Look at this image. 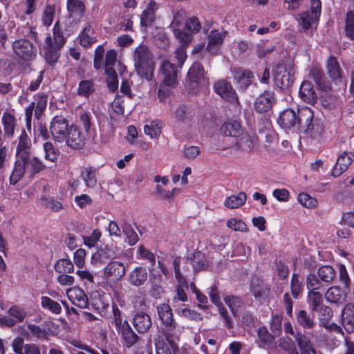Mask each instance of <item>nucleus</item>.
Returning a JSON list of instances; mask_svg holds the SVG:
<instances>
[{"label": "nucleus", "mask_w": 354, "mask_h": 354, "mask_svg": "<svg viewBox=\"0 0 354 354\" xmlns=\"http://www.w3.org/2000/svg\"><path fill=\"white\" fill-rule=\"evenodd\" d=\"M133 60L138 75L147 80H151L155 62L151 53L147 46L140 44L135 49Z\"/></svg>", "instance_id": "obj_1"}, {"label": "nucleus", "mask_w": 354, "mask_h": 354, "mask_svg": "<svg viewBox=\"0 0 354 354\" xmlns=\"http://www.w3.org/2000/svg\"><path fill=\"white\" fill-rule=\"evenodd\" d=\"M159 319L163 326L162 332L167 341L178 339L183 332V328L177 324L174 318L171 307L167 304H162L157 306Z\"/></svg>", "instance_id": "obj_2"}, {"label": "nucleus", "mask_w": 354, "mask_h": 354, "mask_svg": "<svg viewBox=\"0 0 354 354\" xmlns=\"http://www.w3.org/2000/svg\"><path fill=\"white\" fill-rule=\"evenodd\" d=\"M162 83L158 91V98L162 102H166L171 95V89L177 86V69L175 64L169 60L163 59L160 65Z\"/></svg>", "instance_id": "obj_3"}, {"label": "nucleus", "mask_w": 354, "mask_h": 354, "mask_svg": "<svg viewBox=\"0 0 354 354\" xmlns=\"http://www.w3.org/2000/svg\"><path fill=\"white\" fill-rule=\"evenodd\" d=\"M295 72V66L292 62L278 64L273 69V77L276 86L281 88L291 86Z\"/></svg>", "instance_id": "obj_4"}, {"label": "nucleus", "mask_w": 354, "mask_h": 354, "mask_svg": "<svg viewBox=\"0 0 354 354\" xmlns=\"http://www.w3.org/2000/svg\"><path fill=\"white\" fill-rule=\"evenodd\" d=\"M45 58L47 62L51 65L55 64L59 57V50L65 43L64 37L54 31L53 38L47 37L45 41Z\"/></svg>", "instance_id": "obj_5"}, {"label": "nucleus", "mask_w": 354, "mask_h": 354, "mask_svg": "<svg viewBox=\"0 0 354 354\" xmlns=\"http://www.w3.org/2000/svg\"><path fill=\"white\" fill-rule=\"evenodd\" d=\"M8 316H0V324L2 326L12 327L23 322L28 315L26 310L21 305L13 304L8 310Z\"/></svg>", "instance_id": "obj_6"}, {"label": "nucleus", "mask_w": 354, "mask_h": 354, "mask_svg": "<svg viewBox=\"0 0 354 354\" xmlns=\"http://www.w3.org/2000/svg\"><path fill=\"white\" fill-rule=\"evenodd\" d=\"M205 83L203 66L199 62H194L190 67L187 77V87L192 92Z\"/></svg>", "instance_id": "obj_7"}, {"label": "nucleus", "mask_w": 354, "mask_h": 354, "mask_svg": "<svg viewBox=\"0 0 354 354\" xmlns=\"http://www.w3.org/2000/svg\"><path fill=\"white\" fill-rule=\"evenodd\" d=\"M67 120L62 115L55 116L50 126V133L55 142L63 143L69 129Z\"/></svg>", "instance_id": "obj_8"}, {"label": "nucleus", "mask_w": 354, "mask_h": 354, "mask_svg": "<svg viewBox=\"0 0 354 354\" xmlns=\"http://www.w3.org/2000/svg\"><path fill=\"white\" fill-rule=\"evenodd\" d=\"M214 91L223 99L233 104H238L237 95L231 84L225 80L217 81L214 85Z\"/></svg>", "instance_id": "obj_9"}, {"label": "nucleus", "mask_w": 354, "mask_h": 354, "mask_svg": "<svg viewBox=\"0 0 354 354\" xmlns=\"http://www.w3.org/2000/svg\"><path fill=\"white\" fill-rule=\"evenodd\" d=\"M159 8L158 3L154 0H148L140 15L142 28L151 27L156 19V12Z\"/></svg>", "instance_id": "obj_10"}, {"label": "nucleus", "mask_w": 354, "mask_h": 354, "mask_svg": "<svg viewBox=\"0 0 354 354\" xmlns=\"http://www.w3.org/2000/svg\"><path fill=\"white\" fill-rule=\"evenodd\" d=\"M298 125L301 131L310 132L314 129V113L313 110L307 106L297 109Z\"/></svg>", "instance_id": "obj_11"}, {"label": "nucleus", "mask_w": 354, "mask_h": 354, "mask_svg": "<svg viewBox=\"0 0 354 354\" xmlns=\"http://www.w3.org/2000/svg\"><path fill=\"white\" fill-rule=\"evenodd\" d=\"M15 53L24 60H29L35 56L32 44L27 39H19L12 44Z\"/></svg>", "instance_id": "obj_12"}, {"label": "nucleus", "mask_w": 354, "mask_h": 354, "mask_svg": "<svg viewBox=\"0 0 354 354\" xmlns=\"http://www.w3.org/2000/svg\"><path fill=\"white\" fill-rule=\"evenodd\" d=\"M66 295L69 301L80 308H86L88 306V298L82 288L74 286L66 290Z\"/></svg>", "instance_id": "obj_13"}, {"label": "nucleus", "mask_w": 354, "mask_h": 354, "mask_svg": "<svg viewBox=\"0 0 354 354\" xmlns=\"http://www.w3.org/2000/svg\"><path fill=\"white\" fill-rule=\"evenodd\" d=\"M84 136L80 129L75 125H71L66 135V139L63 143L73 149H80L84 145Z\"/></svg>", "instance_id": "obj_14"}, {"label": "nucleus", "mask_w": 354, "mask_h": 354, "mask_svg": "<svg viewBox=\"0 0 354 354\" xmlns=\"http://www.w3.org/2000/svg\"><path fill=\"white\" fill-rule=\"evenodd\" d=\"M226 35V31L212 30L207 37L208 43L206 46V50L212 55L216 54L220 50L223 39Z\"/></svg>", "instance_id": "obj_15"}, {"label": "nucleus", "mask_w": 354, "mask_h": 354, "mask_svg": "<svg viewBox=\"0 0 354 354\" xmlns=\"http://www.w3.org/2000/svg\"><path fill=\"white\" fill-rule=\"evenodd\" d=\"M125 274V268L122 263L113 261L104 268V277L110 281H117Z\"/></svg>", "instance_id": "obj_16"}, {"label": "nucleus", "mask_w": 354, "mask_h": 354, "mask_svg": "<svg viewBox=\"0 0 354 354\" xmlns=\"http://www.w3.org/2000/svg\"><path fill=\"white\" fill-rule=\"evenodd\" d=\"M297 111L288 109L281 113L278 119L279 124L284 129H290L297 127L298 125Z\"/></svg>", "instance_id": "obj_17"}, {"label": "nucleus", "mask_w": 354, "mask_h": 354, "mask_svg": "<svg viewBox=\"0 0 354 354\" xmlns=\"http://www.w3.org/2000/svg\"><path fill=\"white\" fill-rule=\"evenodd\" d=\"M274 102V93L271 91H265L257 98L254 109L259 113L266 112L272 106Z\"/></svg>", "instance_id": "obj_18"}, {"label": "nucleus", "mask_w": 354, "mask_h": 354, "mask_svg": "<svg viewBox=\"0 0 354 354\" xmlns=\"http://www.w3.org/2000/svg\"><path fill=\"white\" fill-rule=\"evenodd\" d=\"M354 155L351 153L344 152L337 158L336 165L334 166L332 175L334 177L339 176L344 172L353 160Z\"/></svg>", "instance_id": "obj_19"}, {"label": "nucleus", "mask_w": 354, "mask_h": 354, "mask_svg": "<svg viewBox=\"0 0 354 354\" xmlns=\"http://www.w3.org/2000/svg\"><path fill=\"white\" fill-rule=\"evenodd\" d=\"M342 322L344 328L347 333L354 332V304H347L343 308Z\"/></svg>", "instance_id": "obj_20"}, {"label": "nucleus", "mask_w": 354, "mask_h": 354, "mask_svg": "<svg viewBox=\"0 0 354 354\" xmlns=\"http://www.w3.org/2000/svg\"><path fill=\"white\" fill-rule=\"evenodd\" d=\"M236 138L237 140L235 146L237 149L243 151H252L257 143V138L256 136L250 135L248 133H244L243 131L242 135Z\"/></svg>", "instance_id": "obj_21"}, {"label": "nucleus", "mask_w": 354, "mask_h": 354, "mask_svg": "<svg viewBox=\"0 0 354 354\" xmlns=\"http://www.w3.org/2000/svg\"><path fill=\"white\" fill-rule=\"evenodd\" d=\"M299 96L302 100L308 104H314L317 102V95L312 83L304 80L300 86Z\"/></svg>", "instance_id": "obj_22"}, {"label": "nucleus", "mask_w": 354, "mask_h": 354, "mask_svg": "<svg viewBox=\"0 0 354 354\" xmlns=\"http://www.w3.org/2000/svg\"><path fill=\"white\" fill-rule=\"evenodd\" d=\"M319 319L320 322V324L329 330H334L335 331H342V328L335 324H330L329 322L333 317V311L328 306H322L319 310Z\"/></svg>", "instance_id": "obj_23"}, {"label": "nucleus", "mask_w": 354, "mask_h": 354, "mask_svg": "<svg viewBox=\"0 0 354 354\" xmlns=\"http://www.w3.org/2000/svg\"><path fill=\"white\" fill-rule=\"evenodd\" d=\"M31 142L26 131H22L17 147V158H26L30 154Z\"/></svg>", "instance_id": "obj_24"}, {"label": "nucleus", "mask_w": 354, "mask_h": 354, "mask_svg": "<svg viewBox=\"0 0 354 354\" xmlns=\"http://www.w3.org/2000/svg\"><path fill=\"white\" fill-rule=\"evenodd\" d=\"M243 129L236 120H229L224 122L221 128V132L225 136L239 137L243 134Z\"/></svg>", "instance_id": "obj_25"}, {"label": "nucleus", "mask_w": 354, "mask_h": 354, "mask_svg": "<svg viewBox=\"0 0 354 354\" xmlns=\"http://www.w3.org/2000/svg\"><path fill=\"white\" fill-rule=\"evenodd\" d=\"M133 326L138 333H145L151 326V317L143 312H139L134 316Z\"/></svg>", "instance_id": "obj_26"}, {"label": "nucleus", "mask_w": 354, "mask_h": 354, "mask_svg": "<svg viewBox=\"0 0 354 354\" xmlns=\"http://www.w3.org/2000/svg\"><path fill=\"white\" fill-rule=\"evenodd\" d=\"M26 169L25 159L17 158L13 170L10 176V183L11 185H16L24 177Z\"/></svg>", "instance_id": "obj_27"}, {"label": "nucleus", "mask_w": 354, "mask_h": 354, "mask_svg": "<svg viewBox=\"0 0 354 354\" xmlns=\"http://www.w3.org/2000/svg\"><path fill=\"white\" fill-rule=\"evenodd\" d=\"M325 298L329 303L341 304L345 301L346 295L342 292L339 287L334 286L326 290Z\"/></svg>", "instance_id": "obj_28"}, {"label": "nucleus", "mask_w": 354, "mask_h": 354, "mask_svg": "<svg viewBox=\"0 0 354 354\" xmlns=\"http://www.w3.org/2000/svg\"><path fill=\"white\" fill-rule=\"evenodd\" d=\"M21 333L27 339H30L31 337L44 339L47 335V333L44 328L32 324H28L26 328H23Z\"/></svg>", "instance_id": "obj_29"}, {"label": "nucleus", "mask_w": 354, "mask_h": 354, "mask_svg": "<svg viewBox=\"0 0 354 354\" xmlns=\"http://www.w3.org/2000/svg\"><path fill=\"white\" fill-rule=\"evenodd\" d=\"M147 270L143 267H136L129 276V281L135 286L142 285L147 279Z\"/></svg>", "instance_id": "obj_30"}, {"label": "nucleus", "mask_w": 354, "mask_h": 354, "mask_svg": "<svg viewBox=\"0 0 354 354\" xmlns=\"http://www.w3.org/2000/svg\"><path fill=\"white\" fill-rule=\"evenodd\" d=\"M232 73L241 88H245L251 84V79L253 77L251 71L243 68H234Z\"/></svg>", "instance_id": "obj_31"}, {"label": "nucleus", "mask_w": 354, "mask_h": 354, "mask_svg": "<svg viewBox=\"0 0 354 354\" xmlns=\"http://www.w3.org/2000/svg\"><path fill=\"white\" fill-rule=\"evenodd\" d=\"M297 324L304 329H312L316 325L314 315L308 313L304 310H300L296 313Z\"/></svg>", "instance_id": "obj_32"}, {"label": "nucleus", "mask_w": 354, "mask_h": 354, "mask_svg": "<svg viewBox=\"0 0 354 354\" xmlns=\"http://www.w3.org/2000/svg\"><path fill=\"white\" fill-rule=\"evenodd\" d=\"M25 165L31 176L45 169L43 162L38 158L32 156L31 153L25 158Z\"/></svg>", "instance_id": "obj_33"}, {"label": "nucleus", "mask_w": 354, "mask_h": 354, "mask_svg": "<svg viewBox=\"0 0 354 354\" xmlns=\"http://www.w3.org/2000/svg\"><path fill=\"white\" fill-rule=\"evenodd\" d=\"M114 252L108 246L99 249L91 257V263L93 265L104 263L106 260L113 258Z\"/></svg>", "instance_id": "obj_34"}, {"label": "nucleus", "mask_w": 354, "mask_h": 354, "mask_svg": "<svg viewBox=\"0 0 354 354\" xmlns=\"http://www.w3.org/2000/svg\"><path fill=\"white\" fill-rule=\"evenodd\" d=\"M208 294L211 298L212 303L218 306L219 313L225 321V324L228 328L232 327V324L229 317L227 316L226 310L219 306L220 297L218 293L217 288L216 287H212Z\"/></svg>", "instance_id": "obj_35"}, {"label": "nucleus", "mask_w": 354, "mask_h": 354, "mask_svg": "<svg viewBox=\"0 0 354 354\" xmlns=\"http://www.w3.org/2000/svg\"><path fill=\"white\" fill-rule=\"evenodd\" d=\"M121 334L127 347L130 348L133 346L138 340V336L133 331L129 324H124V326L118 330Z\"/></svg>", "instance_id": "obj_36"}, {"label": "nucleus", "mask_w": 354, "mask_h": 354, "mask_svg": "<svg viewBox=\"0 0 354 354\" xmlns=\"http://www.w3.org/2000/svg\"><path fill=\"white\" fill-rule=\"evenodd\" d=\"M80 44L84 47H89L97 41L94 36V30L91 25H87L81 32L80 36Z\"/></svg>", "instance_id": "obj_37"}, {"label": "nucleus", "mask_w": 354, "mask_h": 354, "mask_svg": "<svg viewBox=\"0 0 354 354\" xmlns=\"http://www.w3.org/2000/svg\"><path fill=\"white\" fill-rule=\"evenodd\" d=\"M2 124L5 134L8 137H12L17 124L16 118L8 112L3 113Z\"/></svg>", "instance_id": "obj_38"}, {"label": "nucleus", "mask_w": 354, "mask_h": 354, "mask_svg": "<svg viewBox=\"0 0 354 354\" xmlns=\"http://www.w3.org/2000/svg\"><path fill=\"white\" fill-rule=\"evenodd\" d=\"M246 198V194L243 192H240L237 195L227 197L225 200L224 205L229 209H236L244 205Z\"/></svg>", "instance_id": "obj_39"}, {"label": "nucleus", "mask_w": 354, "mask_h": 354, "mask_svg": "<svg viewBox=\"0 0 354 354\" xmlns=\"http://www.w3.org/2000/svg\"><path fill=\"white\" fill-rule=\"evenodd\" d=\"M327 69L330 77L334 80H339L342 77V71L339 64L335 57H330L327 61Z\"/></svg>", "instance_id": "obj_40"}, {"label": "nucleus", "mask_w": 354, "mask_h": 354, "mask_svg": "<svg viewBox=\"0 0 354 354\" xmlns=\"http://www.w3.org/2000/svg\"><path fill=\"white\" fill-rule=\"evenodd\" d=\"M162 123L160 120L152 121L150 124L144 127V131L146 135L151 138H158L161 134Z\"/></svg>", "instance_id": "obj_41"}, {"label": "nucleus", "mask_w": 354, "mask_h": 354, "mask_svg": "<svg viewBox=\"0 0 354 354\" xmlns=\"http://www.w3.org/2000/svg\"><path fill=\"white\" fill-rule=\"evenodd\" d=\"M344 29L346 36L354 40V11H348L344 23Z\"/></svg>", "instance_id": "obj_42"}, {"label": "nucleus", "mask_w": 354, "mask_h": 354, "mask_svg": "<svg viewBox=\"0 0 354 354\" xmlns=\"http://www.w3.org/2000/svg\"><path fill=\"white\" fill-rule=\"evenodd\" d=\"M175 341H168V344L162 341L156 342V354H175L178 347Z\"/></svg>", "instance_id": "obj_43"}, {"label": "nucleus", "mask_w": 354, "mask_h": 354, "mask_svg": "<svg viewBox=\"0 0 354 354\" xmlns=\"http://www.w3.org/2000/svg\"><path fill=\"white\" fill-rule=\"evenodd\" d=\"M41 305L43 308L55 315H59L62 312L60 304L48 297L43 296L41 297Z\"/></svg>", "instance_id": "obj_44"}, {"label": "nucleus", "mask_w": 354, "mask_h": 354, "mask_svg": "<svg viewBox=\"0 0 354 354\" xmlns=\"http://www.w3.org/2000/svg\"><path fill=\"white\" fill-rule=\"evenodd\" d=\"M258 334V344L260 347H266L270 346L274 339L273 336L269 333L266 327H260L257 332Z\"/></svg>", "instance_id": "obj_45"}, {"label": "nucleus", "mask_w": 354, "mask_h": 354, "mask_svg": "<svg viewBox=\"0 0 354 354\" xmlns=\"http://www.w3.org/2000/svg\"><path fill=\"white\" fill-rule=\"evenodd\" d=\"M81 176L86 186L93 188L97 183L95 171L89 167H86L82 171Z\"/></svg>", "instance_id": "obj_46"}, {"label": "nucleus", "mask_w": 354, "mask_h": 354, "mask_svg": "<svg viewBox=\"0 0 354 354\" xmlns=\"http://www.w3.org/2000/svg\"><path fill=\"white\" fill-rule=\"evenodd\" d=\"M298 346L302 353L309 354L311 351L313 354H316L315 350L313 348L310 340L305 335H298L296 337Z\"/></svg>", "instance_id": "obj_47"}, {"label": "nucleus", "mask_w": 354, "mask_h": 354, "mask_svg": "<svg viewBox=\"0 0 354 354\" xmlns=\"http://www.w3.org/2000/svg\"><path fill=\"white\" fill-rule=\"evenodd\" d=\"M55 270L59 274L71 273L74 270V266L70 260L62 259L55 263Z\"/></svg>", "instance_id": "obj_48"}, {"label": "nucleus", "mask_w": 354, "mask_h": 354, "mask_svg": "<svg viewBox=\"0 0 354 354\" xmlns=\"http://www.w3.org/2000/svg\"><path fill=\"white\" fill-rule=\"evenodd\" d=\"M318 276L322 281L325 282L332 281L335 276V270L329 266H323L318 270Z\"/></svg>", "instance_id": "obj_49"}, {"label": "nucleus", "mask_w": 354, "mask_h": 354, "mask_svg": "<svg viewBox=\"0 0 354 354\" xmlns=\"http://www.w3.org/2000/svg\"><path fill=\"white\" fill-rule=\"evenodd\" d=\"M67 9L72 15L82 16L85 8L80 0H68Z\"/></svg>", "instance_id": "obj_50"}, {"label": "nucleus", "mask_w": 354, "mask_h": 354, "mask_svg": "<svg viewBox=\"0 0 354 354\" xmlns=\"http://www.w3.org/2000/svg\"><path fill=\"white\" fill-rule=\"evenodd\" d=\"M322 301V296L319 292L309 291L308 296V304L313 311H318V307Z\"/></svg>", "instance_id": "obj_51"}, {"label": "nucleus", "mask_w": 354, "mask_h": 354, "mask_svg": "<svg viewBox=\"0 0 354 354\" xmlns=\"http://www.w3.org/2000/svg\"><path fill=\"white\" fill-rule=\"evenodd\" d=\"M35 115L39 118L43 111L46 109L47 105V96L45 95H38L35 96Z\"/></svg>", "instance_id": "obj_52"}, {"label": "nucleus", "mask_w": 354, "mask_h": 354, "mask_svg": "<svg viewBox=\"0 0 354 354\" xmlns=\"http://www.w3.org/2000/svg\"><path fill=\"white\" fill-rule=\"evenodd\" d=\"M40 203L42 206L48 207L54 212H59L63 209L62 203L53 198L42 196L40 198Z\"/></svg>", "instance_id": "obj_53"}, {"label": "nucleus", "mask_w": 354, "mask_h": 354, "mask_svg": "<svg viewBox=\"0 0 354 354\" xmlns=\"http://www.w3.org/2000/svg\"><path fill=\"white\" fill-rule=\"evenodd\" d=\"M94 91L93 83L91 80H82L79 84L77 93L79 95L88 97Z\"/></svg>", "instance_id": "obj_54"}, {"label": "nucleus", "mask_w": 354, "mask_h": 354, "mask_svg": "<svg viewBox=\"0 0 354 354\" xmlns=\"http://www.w3.org/2000/svg\"><path fill=\"white\" fill-rule=\"evenodd\" d=\"M339 277L340 281L344 283L345 288L348 289L349 292L352 291L354 295V285L353 286H351L348 274L345 266L343 264L339 265Z\"/></svg>", "instance_id": "obj_55"}, {"label": "nucleus", "mask_w": 354, "mask_h": 354, "mask_svg": "<svg viewBox=\"0 0 354 354\" xmlns=\"http://www.w3.org/2000/svg\"><path fill=\"white\" fill-rule=\"evenodd\" d=\"M44 150L45 153V159L52 162H55L58 159V152L55 149L51 142H46L44 144Z\"/></svg>", "instance_id": "obj_56"}, {"label": "nucleus", "mask_w": 354, "mask_h": 354, "mask_svg": "<svg viewBox=\"0 0 354 354\" xmlns=\"http://www.w3.org/2000/svg\"><path fill=\"white\" fill-rule=\"evenodd\" d=\"M225 301L228 306L234 315H236L239 311V308L242 306V301L240 298L235 296H227L225 298Z\"/></svg>", "instance_id": "obj_57"}, {"label": "nucleus", "mask_w": 354, "mask_h": 354, "mask_svg": "<svg viewBox=\"0 0 354 354\" xmlns=\"http://www.w3.org/2000/svg\"><path fill=\"white\" fill-rule=\"evenodd\" d=\"M298 202L306 208H314L317 206L316 198L306 193H301L297 197Z\"/></svg>", "instance_id": "obj_58"}, {"label": "nucleus", "mask_w": 354, "mask_h": 354, "mask_svg": "<svg viewBox=\"0 0 354 354\" xmlns=\"http://www.w3.org/2000/svg\"><path fill=\"white\" fill-rule=\"evenodd\" d=\"M227 226L234 231L247 232L246 224L241 219L237 218H231L227 222Z\"/></svg>", "instance_id": "obj_59"}, {"label": "nucleus", "mask_w": 354, "mask_h": 354, "mask_svg": "<svg viewBox=\"0 0 354 354\" xmlns=\"http://www.w3.org/2000/svg\"><path fill=\"white\" fill-rule=\"evenodd\" d=\"M313 13L304 12L299 15V23L304 30H307L317 24L318 21H312Z\"/></svg>", "instance_id": "obj_60"}, {"label": "nucleus", "mask_w": 354, "mask_h": 354, "mask_svg": "<svg viewBox=\"0 0 354 354\" xmlns=\"http://www.w3.org/2000/svg\"><path fill=\"white\" fill-rule=\"evenodd\" d=\"M168 273L166 266L160 261L158 262V270L156 268H153L151 270V276L158 281H162V276L167 278Z\"/></svg>", "instance_id": "obj_61"}, {"label": "nucleus", "mask_w": 354, "mask_h": 354, "mask_svg": "<svg viewBox=\"0 0 354 354\" xmlns=\"http://www.w3.org/2000/svg\"><path fill=\"white\" fill-rule=\"evenodd\" d=\"M138 257L147 260L153 266L156 263L155 255L143 245H140L138 250Z\"/></svg>", "instance_id": "obj_62"}, {"label": "nucleus", "mask_w": 354, "mask_h": 354, "mask_svg": "<svg viewBox=\"0 0 354 354\" xmlns=\"http://www.w3.org/2000/svg\"><path fill=\"white\" fill-rule=\"evenodd\" d=\"M178 315L184 317L191 320H201L202 316L197 312L189 308H180L176 310Z\"/></svg>", "instance_id": "obj_63"}, {"label": "nucleus", "mask_w": 354, "mask_h": 354, "mask_svg": "<svg viewBox=\"0 0 354 354\" xmlns=\"http://www.w3.org/2000/svg\"><path fill=\"white\" fill-rule=\"evenodd\" d=\"M279 345L287 351L289 354H299L293 341L289 337L281 338L279 341Z\"/></svg>", "instance_id": "obj_64"}]
</instances>
